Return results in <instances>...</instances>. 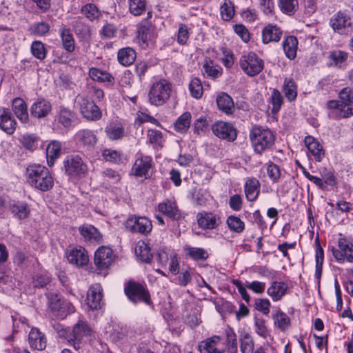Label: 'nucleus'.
I'll return each mask as SVG.
<instances>
[{
    "label": "nucleus",
    "mask_w": 353,
    "mask_h": 353,
    "mask_svg": "<svg viewBox=\"0 0 353 353\" xmlns=\"http://www.w3.org/2000/svg\"><path fill=\"white\" fill-rule=\"evenodd\" d=\"M26 175L27 183L37 190L47 192L54 186V179L46 166L30 165L26 168Z\"/></svg>",
    "instance_id": "f257e3e1"
},
{
    "label": "nucleus",
    "mask_w": 353,
    "mask_h": 353,
    "mask_svg": "<svg viewBox=\"0 0 353 353\" xmlns=\"http://www.w3.org/2000/svg\"><path fill=\"white\" fill-rule=\"evenodd\" d=\"M339 100H330L327 108L333 110L336 119H346L353 116V88L345 87L339 92Z\"/></svg>",
    "instance_id": "f03ea898"
},
{
    "label": "nucleus",
    "mask_w": 353,
    "mask_h": 353,
    "mask_svg": "<svg viewBox=\"0 0 353 353\" xmlns=\"http://www.w3.org/2000/svg\"><path fill=\"white\" fill-rule=\"evenodd\" d=\"M249 137L254 152L260 155L271 150L274 145L275 137L268 128L255 125L251 129Z\"/></svg>",
    "instance_id": "7ed1b4c3"
},
{
    "label": "nucleus",
    "mask_w": 353,
    "mask_h": 353,
    "mask_svg": "<svg viewBox=\"0 0 353 353\" xmlns=\"http://www.w3.org/2000/svg\"><path fill=\"white\" fill-rule=\"evenodd\" d=\"M75 107L83 118L88 121H96L102 117V112L96 103L88 96L79 94L75 99Z\"/></svg>",
    "instance_id": "20e7f679"
},
{
    "label": "nucleus",
    "mask_w": 353,
    "mask_h": 353,
    "mask_svg": "<svg viewBox=\"0 0 353 353\" xmlns=\"http://www.w3.org/2000/svg\"><path fill=\"white\" fill-rule=\"evenodd\" d=\"M46 294L48 307L56 317L63 319L69 314L74 312L72 304L66 301L60 294L51 292Z\"/></svg>",
    "instance_id": "39448f33"
},
{
    "label": "nucleus",
    "mask_w": 353,
    "mask_h": 353,
    "mask_svg": "<svg viewBox=\"0 0 353 353\" xmlns=\"http://www.w3.org/2000/svg\"><path fill=\"white\" fill-rule=\"evenodd\" d=\"M171 84L165 79L154 83L148 92L150 104L159 106L167 102L170 97Z\"/></svg>",
    "instance_id": "423d86ee"
},
{
    "label": "nucleus",
    "mask_w": 353,
    "mask_h": 353,
    "mask_svg": "<svg viewBox=\"0 0 353 353\" xmlns=\"http://www.w3.org/2000/svg\"><path fill=\"white\" fill-rule=\"evenodd\" d=\"M125 293L129 300L134 303L140 302L147 305L151 303L150 295L148 289L140 283L128 282L125 286Z\"/></svg>",
    "instance_id": "0eeeda50"
},
{
    "label": "nucleus",
    "mask_w": 353,
    "mask_h": 353,
    "mask_svg": "<svg viewBox=\"0 0 353 353\" xmlns=\"http://www.w3.org/2000/svg\"><path fill=\"white\" fill-rule=\"evenodd\" d=\"M240 65L243 71L250 77L259 74L264 68L263 61L254 52L241 56Z\"/></svg>",
    "instance_id": "6e6552de"
},
{
    "label": "nucleus",
    "mask_w": 353,
    "mask_h": 353,
    "mask_svg": "<svg viewBox=\"0 0 353 353\" xmlns=\"http://www.w3.org/2000/svg\"><path fill=\"white\" fill-rule=\"evenodd\" d=\"M125 228L134 234L147 236L152 230V221L146 216H130L125 223Z\"/></svg>",
    "instance_id": "1a4fd4ad"
},
{
    "label": "nucleus",
    "mask_w": 353,
    "mask_h": 353,
    "mask_svg": "<svg viewBox=\"0 0 353 353\" xmlns=\"http://www.w3.org/2000/svg\"><path fill=\"white\" fill-rule=\"evenodd\" d=\"M65 173L69 176H83L87 172V166L78 155L67 157L63 161Z\"/></svg>",
    "instance_id": "9d476101"
},
{
    "label": "nucleus",
    "mask_w": 353,
    "mask_h": 353,
    "mask_svg": "<svg viewBox=\"0 0 353 353\" xmlns=\"http://www.w3.org/2000/svg\"><path fill=\"white\" fill-rule=\"evenodd\" d=\"M211 128L213 134L219 139L232 142L237 137V131L232 123L218 121Z\"/></svg>",
    "instance_id": "9b49d317"
},
{
    "label": "nucleus",
    "mask_w": 353,
    "mask_h": 353,
    "mask_svg": "<svg viewBox=\"0 0 353 353\" xmlns=\"http://www.w3.org/2000/svg\"><path fill=\"white\" fill-rule=\"evenodd\" d=\"M63 332L65 333V337L69 341H73L74 343V348L78 349L79 348V343L83 339L85 336L90 335L91 329L85 322L79 321L71 330L68 332L63 330Z\"/></svg>",
    "instance_id": "f8f14e48"
},
{
    "label": "nucleus",
    "mask_w": 353,
    "mask_h": 353,
    "mask_svg": "<svg viewBox=\"0 0 353 353\" xmlns=\"http://www.w3.org/2000/svg\"><path fill=\"white\" fill-rule=\"evenodd\" d=\"M339 249L332 248V254L334 259L339 263L347 261L350 263L353 262V245L348 242L344 237H341L338 240Z\"/></svg>",
    "instance_id": "ddd939ff"
},
{
    "label": "nucleus",
    "mask_w": 353,
    "mask_h": 353,
    "mask_svg": "<svg viewBox=\"0 0 353 353\" xmlns=\"http://www.w3.org/2000/svg\"><path fill=\"white\" fill-rule=\"evenodd\" d=\"M330 26L340 34H348L353 31L350 18L342 12H338L330 19Z\"/></svg>",
    "instance_id": "4468645a"
},
{
    "label": "nucleus",
    "mask_w": 353,
    "mask_h": 353,
    "mask_svg": "<svg viewBox=\"0 0 353 353\" xmlns=\"http://www.w3.org/2000/svg\"><path fill=\"white\" fill-rule=\"evenodd\" d=\"M114 261V255L112 249L109 247L101 246L94 253V264L99 270L108 268Z\"/></svg>",
    "instance_id": "2eb2a0df"
},
{
    "label": "nucleus",
    "mask_w": 353,
    "mask_h": 353,
    "mask_svg": "<svg viewBox=\"0 0 353 353\" xmlns=\"http://www.w3.org/2000/svg\"><path fill=\"white\" fill-rule=\"evenodd\" d=\"M201 353H223L226 345L219 336H213L202 341L199 346Z\"/></svg>",
    "instance_id": "dca6fc26"
},
{
    "label": "nucleus",
    "mask_w": 353,
    "mask_h": 353,
    "mask_svg": "<svg viewBox=\"0 0 353 353\" xmlns=\"http://www.w3.org/2000/svg\"><path fill=\"white\" fill-rule=\"evenodd\" d=\"M151 168L152 158L148 156L141 157L136 159L132 172L137 177L147 179L150 176Z\"/></svg>",
    "instance_id": "f3484780"
},
{
    "label": "nucleus",
    "mask_w": 353,
    "mask_h": 353,
    "mask_svg": "<svg viewBox=\"0 0 353 353\" xmlns=\"http://www.w3.org/2000/svg\"><path fill=\"white\" fill-rule=\"evenodd\" d=\"M17 124L9 110L0 105V129L11 135L14 132Z\"/></svg>",
    "instance_id": "a211bd4d"
},
{
    "label": "nucleus",
    "mask_w": 353,
    "mask_h": 353,
    "mask_svg": "<svg viewBox=\"0 0 353 353\" xmlns=\"http://www.w3.org/2000/svg\"><path fill=\"white\" fill-rule=\"evenodd\" d=\"M102 288L100 284L95 283L88 290L87 293V304L92 310L99 309L102 304Z\"/></svg>",
    "instance_id": "6ab92c4d"
},
{
    "label": "nucleus",
    "mask_w": 353,
    "mask_h": 353,
    "mask_svg": "<svg viewBox=\"0 0 353 353\" xmlns=\"http://www.w3.org/2000/svg\"><path fill=\"white\" fill-rule=\"evenodd\" d=\"M158 211L174 221H178L182 218L181 212L175 201H163L158 205Z\"/></svg>",
    "instance_id": "aec40b11"
},
{
    "label": "nucleus",
    "mask_w": 353,
    "mask_h": 353,
    "mask_svg": "<svg viewBox=\"0 0 353 353\" xmlns=\"http://www.w3.org/2000/svg\"><path fill=\"white\" fill-rule=\"evenodd\" d=\"M197 222L200 228L208 230L214 229L221 223L217 215L205 212L198 214Z\"/></svg>",
    "instance_id": "412c9836"
},
{
    "label": "nucleus",
    "mask_w": 353,
    "mask_h": 353,
    "mask_svg": "<svg viewBox=\"0 0 353 353\" xmlns=\"http://www.w3.org/2000/svg\"><path fill=\"white\" fill-rule=\"evenodd\" d=\"M77 138L81 146L88 150H92L98 141L94 133L88 129L79 130L77 133Z\"/></svg>",
    "instance_id": "4be33fe9"
},
{
    "label": "nucleus",
    "mask_w": 353,
    "mask_h": 353,
    "mask_svg": "<svg viewBox=\"0 0 353 353\" xmlns=\"http://www.w3.org/2000/svg\"><path fill=\"white\" fill-rule=\"evenodd\" d=\"M51 103L46 99L35 101L30 107V114L32 117L42 119L47 117L51 112Z\"/></svg>",
    "instance_id": "5701e85b"
},
{
    "label": "nucleus",
    "mask_w": 353,
    "mask_h": 353,
    "mask_svg": "<svg viewBox=\"0 0 353 353\" xmlns=\"http://www.w3.org/2000/svg\"><path fill=\"white\" fill-rule=\"evenodd\" d=\"M12 110L17 118L23 123L29 120L28 106L26 102L20 97H16L12 101Z\"/></svg>",
    "instance_id": "b1692460"
},
{
    "label": "nucleus",
    "mask_w": 353,
    "mask_h": 353,
    "mask_svg": "<svg viewBox=\"0 0 353 353\" xmlns=\"http://www.w3.org/2000/svg\"><path fill=\"white\" fill-rule=\"evenodd\" d=\"M218 108L228 115L232 114L235 110L232 98L225 92H221L216 97Z\"/></svg>",
    "instance_id": "393cba45"
},
{
    "label": "nucleus",
    "mask_w": 353,
    "mask_h": 353,
    "mask_svg": "<svg viewBox=\"0 0 353 353\" xmlns=\"http://www.w3.org/2000/svg\"><path fill=\"white\" fill-rule=\"evenodd\" d=\"M308 151L312 154L316 161H321L325 156L323 146L313 137L307 136L304 140Z\"/></svg>",
    "instance_id": "a878e982"
},
{
    "label": "nucleus",
    "mask_w": 353,
    "mask_h": 353,
    "mask_svg": "<svg viewBox=\"0 0 353 353\" xmlns=\"http://www.w3.org/2000/svg\"><path fill=\"white\" fill-rule=\"evenodd\" d=\"M8 209L13 216L18 220L26 219L30 214V209L28 205L23 202L13 201L9 204Z\"/></svg>",
    "instance_id": "bb28decb"
},
{
    "label": "nucleus",
    "mask_w": 353,
    "mask_h": 353,
    "mask_svg": "<svg viewBox=\"0 0 353 353\" xmlns=\"http://www.w3.org/2000/svg\"><path fill=\"white\" fill-rule=\"evenodd\" d=\"M105 132L111 140L121 139L125 134L123 124L119 121H111L105 126Z\"/></svg>",
    "instance_id": "cd10ccee"
},
{
    "label": "nucleus",
    "mask_w": 353,
    "mask_h": 353,
    "mask_svg": "<svg viewBox=\"0 0 353 353\" xmlns=\"http://www.w3.org/2000/svg\"><path fill=\"white\" fill-rule=\"evenodd\" d=\"M283 34V31L276 26L269 24L262 31V41L263 43L278 42Z\"/></svg>",
    "instance_id": "c85d7f7f"
},
{
    "label": "nucleus",
    "mask_w": 353,
    "mask_h": 353,
    "mask_svg": "<svg viewBox=\"0 0 353 353\" xmlns=\"http://www.w3.org/2000/svg\"><path fill=\"white\" fill-rule=\"evenodd\" d=\"M81 235L86 241L100 243L102 242V235L93 225H83L79 228Z\"/></svg>",
    "instance_id": "c756f323"
},
{
    "label": "nucleus",
    "mask_w": 353,
    "mask_h": 353,
    "mask_svg": "<svg viewBox=\"0 0 353 353\" xmlns=\"http://www.w3.org/2000/svg\"><path fill=\"white\" fill-rule=\"evenodd\" d=\"M68 260L70 263L77 266H83L88 262L89 258L83 248L72 249L68 255Z\"/></svg>",
    "instance_id": "7c9ffc66"
},
{
    "label": "nucleus",
    "mask_w": 353,
    "mask_h": 353,
    "mask_svg": "<svg viewBox=\"0 0 353 353\" xmlns=\"http://www.w3.org/2000/svg\"><path fill=\"white\" fill-rule=\"evenodd\" d=\"M30 346L37 350H43L46 347V338L37 328H32L28 335Z\"/></svg>",
    "instance_id": "2f4dec72"
},
{
    "label": "nucleus",
    "mask_w": 353,
    "mask_h": 353,
    "mask_svg": "<svg viewBox=\"0 0 353 353\" xmlns=\"http://www.w3.org/2000/svg\"><path fill=\"white\" fill-rule=\"evenodd\" d=\"M245 194L250 201H255L259 194L260 183L255 178H249L244 185Z\"/></svg>",
    "instance_id": "473e14b6"
},
{
    "label": "nucleus",
    "mask_w": 353,
    "mask_h": 353,
    "mask_svg": "<svg viewBox=\"0 0 353 353\" xmlns=\"http://www.w3.org/2000/svg\"><path fill=\"white\" fill-rule=\"evenodd\" d=\"M283 50L285 56L290 60L296 57L298 49V40L294 36H288L285 38L282 43Z\"/></svg>",
    "instance_id": "72a5a7b5"
},
{
    "label": "nucleus",
    "mask_w": 353,
    "mask_h": 353,
    "mask_svg": "<svg viewBox=\"0 0 353 353\" xmlns=\"http://www.w3.org/2000/svg\"><path fill=\"white\" fill-rule=\"evenodd\" d=\"M288 285L284 282L274 281L268 288L267 293L274 301H277L285 296Z\"/></svg>",
    "instance_id": "f704fd0d"
},
{
    "label": "nucleus",
    "mask_w": 353,
    "mask_h": 353,
    "mask_svg": "<svg viewBox=\"0 0 353 353\" xmlns=\"http://www.w3.org/2000/svg\"><path fill=\"white\" fill-rule=\"evenodd\" d=\"M61 145L58 141H52L46 148V158L48 165L51 167L54 165V161L61 153Z\"/></svg>",
    "instance_id": "c9c22d12"
},
{
    "label": "nucleus",
    "mask_w": 353,
    "mask_h": 353,
    "mask_svg": "<svg viewBox=\"0 0 353 353\" xmlns=\"http://www.w3.org/2000/svg\"><path fill=\"white\" fill-rule=\"evenodd\" d=\"M185 322L190 327H196L201 323L200 311L197 307L191 305L187 307L185 313L183 314Z\"/></svg>",
    "instance_id": "e433bc0d"
},
{
    "label": "nucleus",
    "mask_w": 353,
    "mask_h": 353,
    "mask_svg": "<svg viewBox=\"0 0 353 353\" xmlns=\"http://www.w3.org/2000/svg\"><path fill=\"white\" fill-rule=\"evenodd\" d=\"M119 62L123 65L128 66L131 65L136 59V52L132 48H123L119 50L117 53Z\"/></svg>",
    "instance_id": "4c0bfd02"
},
{
    "label": "nucleus",
    "mask_w": 353,
    "mask_h": 353,
    "mask_svg": "<svg viewBox=\"0 0 353 353\" xmlns=\"http://www.w3.org/2000/svg\"><path fill=\"white\" fill-rule=\"evenodd\" d=\"M191 114L188 112L183 113L174 122V130L180 133H185L188 130L191 123Z\"/></svg>",
    "instance_id": "58836bf2"
},
{
    "label": "nucleus",
    "mask_w": 353,
    "mask_h": 353,
    "mask_svg": "<svg viewBox=\"0 0 353 353\" xmlns=\"http://www.w3.org/2000/svg\"><path fill=\"white\" fill-rule=\"evenodd\" d=\"M81 12L91 21L98 20L101 16V12L94 3H87L83 6Z\"/></svg>",
    "instance_id": "ea45409f"
},
{
    "label": "nucleus",
    "mask_w": 353,
    "mask_h": 353,
    "mask_svg": "<svg viewBox=\"0 0 353 353\" xmlns=\"http://www.w3.org/2000/svg\"><path fill=\"white\" fill-rule=\"evenodd\" d=\"M184 250L189 257L195 261H205L209 256L207 250L201 248L186 246Z\"/></svg>",
    "instance_id": "a19ab883"
},
{
    "label": "nucleus",
    "mask_w": 353,
    "mask_h": 353,
    "mask_svg": "<svg viewBox=\"0 0 353 353\" xmlns=\"http://www.w3.org/2000/svg\"><path fill=\"white\" fill-rule=\"evenodd\" d=\"M74 118V114L68 108H61L58 114V121L65 128H70Z\"/></svg>",
    "instance_id": "79ce46f5"
},
{
    "label": "nucleus",
    "mask_w": 353,
    "mask_h": 353,
    "mask_svg": "<svg viewBox=\"0 0 353 353\" xmlns=\"http://www.w3.org/2000/svg\"><path fill=\"white\" fill-rule=\"evenodd\" d=\"M283 91L289 101L295 100L297 96L296 85L293 79L286 78L283 83Z\"/></svg>",
    "instance_id": "37998d69"
},
{
    "label": "nucleus",
    "mask_w": 353,
    "mask_h": 353,
    "mask_svg": "<svg viewBox=\"0 0 353 353\" xmlns=\"http://www.w3.org/2000/svg\"><path fill=\"white\" fill-rule=\"evenodd\" d=\"M60 35L65 50L69 52H73L74 50V41L69 29L63 28L60 31Z\"/></svg>",
    "instance_id": "c03bdc74"
},
{
    "label": "nucleus",
    "mask_w": 353,
    "mask_h": 353,
    "mask_svg": "<svg viewBox=\"0 0 353 353\" xmlns=\"http://www.w3.org/2000/svg\"><path fill=\"white\" fill-rule=\"evenodd\" d=\"M272 318L274 324L281 331H285L290 325V319L288 316L280 310L274 314Z\"/></svg>",
    "instance_id": "a18cd8bd"
},
{
    "label": "nucleus",
    "mask_w": 353,
    "mask_h": 353,
    "mask_svg": "<svg viewBox=\"0 0 353 353\" xmlns=\"http://www.w3.org/2000/svg\"><path fill=\"white\" fill-rule=\"evenodd\" d=\"M89 76L92 80L99 82H111L114 80V78L110 73L95 68L90 70Z\"/></svg>",
    "instance_id": "49530a36"
},
{
    "label": "nucleus",
    "mask_w": 353,
    "mask_h": 353,
    "mask_svg": "<svg viewBox=\"0 0 353 353\" xmlns=\"http://www.w3.org/2000/svg\"><path fill=\"white\" fill-rule=\"evenodd\" d=\"M135 252L142 261L145 263H150L152 261L153 256L150 248L144 242L139 244L138 247L135 249Z\"/></svg>",
    "instance_id": "de8ad7c7"
},
{
    "label": "nucleus",
    "mask_w": 353,
    "mask_h": 353,
    "mask_svg": "<svg viewBox=\"0 0 353 353\" xmlns=\"http://www.w3.org/2000/svg\"><path fill=\"white\" fill-rule=\"evenodd\" d=\"M227 225L230 230L236 233H241L245 229L244 222L238 216L231 215L227 219Z\"/></svg>",
    "instance_id": "09e8293b"
},
{
    "label": "nucleus",
    "mask_w": 353,
    "mask_h": 353,
    "mask_svg": "<svg viewBox=\"0 0 353 353\" xmlns=\"http://www.w3.org/2000/svg\"><path fill=\"white\" fill-rule=\"evenodd\" d=\"M146 9V0H129V10L134 16L142 14Z\"/></svg>",
    "instance_id": "8fccbe9b"
},
{
    "label": "nucleus",
    "mask_w": 353,
    "mask_h": 353,
    "mask_svg": "<svg viewBox=\"0 0 353 353\" xmlns=\"http://www.w3.org/2000/svg\"><path fill=\"white\" fill-rule=\"evenodd\" d=\"M28 30L32 35L41 37L48 33L50 26L48 23L43 21L34 23L29 28Z\"/></svg>",
    "instance_id": "3c124183"
},
{
    "label": "nucleus",
    "mask_w": 353,
    "mask_h": 353,
    "mask_svg": "<svg viewBox=\"0 0 353 353\" xmlns=\"http://www.w3.org/2000/svg\"><path fill=\"white\" fill-rule=\"evenodd\" d=\"M220 10L221 17L224 21H230L234 15V6L231 0H224Z\"/></svg>",
    "instance_id": "603ef678"
},
{
    "label": "nucleus",
    "mask_w": 353,
    "mask_h": 353,
    "mask_svg": "<svg viewBox=\"0 0 353 353\" xmlns=\"http://www.w3.org/2000/svg\"><path fill=\"white\" fill-rule=\"evenodd\" d=\"M329 59L335 66L341 67L347 59V53L341 50L332 51L330 52Z\"/></svg>",
    "instance_id": "864d4df0"
},
{
    "label": "nucleus",
    "mask_w": 353,
    "mask_h": 353,
    "mask_svg": "<svg viewBox=\"0 0 353 353\" xmlns=\"http://www.w3.org/2000/svg\"><path fill=\"white\" fill-rule=\"evenodd\" d=\"M279 6L283 13L291 15L294 13L299 4L297 0H279Z\"/></svg>",
    "instance_id": "5fc2aeb1"
},
{
    "label": "nucleus",
    "mask_w": 353,
    "mask_h": 353,
    "mask_svg": "<svg viewBox=\"0 0 353 353\" xmlns=\"http://www.w3.org/2000/svg\"><path fill=\"white\" fill-rule=\"evenodd\" d=\"M31 52L32 55L39 59L43 60L46 57V48L43 43L39 41H33L31 45Z\"/></svg>",
    "instance_id": "6e6d98bb"
},
{
    "label": "nucleus",
    "mask_w": 353,
    "mask_h": 353,
    "mask_svg": "<svg viewBox=\"0 0 353 353\" xmlns=\"http://www.w3.org/2000/svg\"><path fill=\"white\" fill-rule=\"evenodd\" d=\"M189 90L191 95L195 99H200L203 95V86L197 78L192 79L189 84Z\"/></svg>",
    "instance_id": "4d7b16f0"
},
{
    "label": "nucleus",
    "mask_w": 353,
    "mask_h": 353,
    "mask_svg": "<svg viewBox=\"0 0 353 353\" xmlns=\"http://www.w3.org/2000/svg\"><path fill=\"white\" fill-rule=\"evenodd\" d=\"M270 100L272 104V112L276 114L283 104V97L279 90L274 89L272 92Z\"/></svg>",
    "instance_id": "13d9d810"
},
{
    "label": "nucleus",
    "mask_w": 353,
    "mask_h": 353,
    "mask_svg": "<svg viewBox=\"0 0 353 353\" xmlns=\"http://www.w3.org/2000/svg\"><path fill=\"white\" fill-rule=\"evenodd\" d=\"M241 351L242 353H254V343L252 338L245 334L241 339Z\"/></svg>",
    "instance_id": "bf43d9fd"
},
{
    "label": "nucleus",
    "mask_w": 353,
    "mask_h": 353,
    "mask_svg": "<svg viewBox=\"0 0 353 353\" xmlns=\"http://www.w3.org/2000/svg\"><path fill=\"white\" fill-rule=\"evenodd\" d=\"M102 157L104 160L112 163H118L121 161V154L117 151L111 149L103 150Z\"/></svg>",
    "instance_id": "052dcab7"
},
{
    "label": "nucleus",
    "mask_w": 353,
    "mask_h": 353,
    "mask_svg": "<svg viewBox=\"0 0 353 353\" xmlns=\"http://www.w3.org/2000/svg\"><path fill=\"white\" fill-rule=\"evenodd\" d=\"M203 70L205 73L207 74L209 77L212 79L217 78L221 74V70L214 66L212 61H206L203 64Z\"/></svg>",
    "instance_id": "680f3d73"
},
{
    "label": "nucleus",
    "mask_w": 353,
    "mask_h": 353,
    "mask_svg": "<svg viewBox=\"0 0 353 353\" xmlns=\"http://www.w3.org/2000/svg\"><path fill=\"white\" fill-rule=\"evenodd\" d=\"M267 172L269 177L274 182L278 181L281 177V170L279 167L272 162H270L268 164Z\"/></svg>",
    "instance_id": "e2e57ef3"
},
{
    "label": "nucleus",
    "mask_w": 353,
    "mask_h": 353,
    "mask_svg": "<svg viewBox=\"0 0 353 353\" xmlns=\"http://www.w3.org/2000/svg\"><path fill=\"white\" fill-rule=\"evenodd\" d=\"M254 307L263 314H268L270 312V302L267 299H256Z\"/></svg>",
    "instance_id": "0e129e2a"
},
{
    "label": "nucleus",
    "mask_w": 353,
    "mask_h": 353,
    "mask_svg": "<svg viewBox=\"0 0 353 353\" xmlns=\"http://www.w3.org/2000/svg\"><path fill=\"white\" fill-rule=\"evenodd\" d=\"M13 261L14 263L19 267L28 265L29 256L27 253L18 251L14 255Z\"/></svg>",
    "instance_id": "69168bd1"
},
{
    "label": "nucleus",
    "mask_w": 353,
    "mask_h": 353,
    "mask_svg": "<svg viewBox=\"0 0 353 353\" xmlns=\"http://www.w3.org/2000/svg\"><path fill=\"white\" fill-rule=\"evenodd\" d=\"M188 38L189 31L187 26L185 24H180L177 34L178 43L181 45H184L186 43Z\"/></svg>",
    "instance_id": "338daca9"
},
{
    "label": "nucleus",
    "mask_w": 353,
    "mask_h": 353,
    "mask_svg": "<svg viewBox=\"0 0 353 353\" xmlns=\"http://www.w3.org/2000/svg\"><path fill=\"white\" fill-rule=\"evenodd\" d=\"M245 287L256 294H262L265 289V283L260 281L246 282Z\"/></svg>",
    "instance_id": "774afa93"
}]
</instances>
